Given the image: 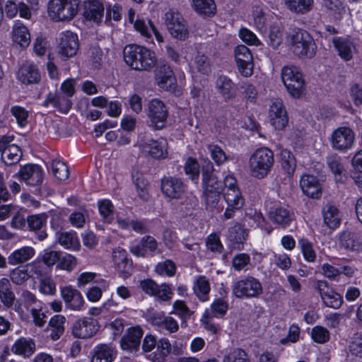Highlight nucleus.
Listing matches in <instances>:
<instances>
[{"label": "nucleus", "mask_w": 362, "mask_h": 362, "mask_svg": "<svg viewBox=\"0 0 362 362\" xmlns=\"http://www.w3.org/2000/svg\"><path fill=\"white\" fill-rule=\"evenodd\" d=\"M105 6L100 0H84L83 16L87 21L99 25L104 17Z\"/></svg>", "instance_id": "nucleus-26"}, {"label": "nucleus", "mask_w": 362, "mask_h": 362, "mask_svg": "<svg viewBox=\"0 0 362 362\" xmlns=\"http://www.w3.org/2000/svg\"><path fill=\"white\" fill-rule=\"evenodd\" d=\"M310 337L314 342L323 344L329 341L330 333L326 327L316 325L312 328Z\"/></svg>", "instance_id": "nucleus-57"}, {"label": "nucleus", "mask_w": 362, "mask_h": 362, "mask_svg": "<svg viewBox=\"0 0 362 362\" xmlns=\"http://www.w3.org/2000/svg\"><path fill=\"white\" fill-rule=\"evenodd\" d=\"M57 240L66 249L78 250L80 247L79 240L75 231L59 233Z\"/></svg>", "instance_id": "nucleus-51"}, {"label": "nucleus", "mask_w": 362, "mask_h": 362, "mask_svg": "<svg viewBox=\"0 0 362 362\" xmlns=\"http://www.w3.org/2000/svg\"><path fill=\"white\" fill-rule=\"evenodd\" d=\"M187 188L182 178L175 176H163L160 180V190L163 196L170 200L181 199Z\"/></svg>", "instance_id": "nucleus-12"}, {"label": "nucleus", "mask_w": 362, "mask_h": 362, "mask_svg": "<svg viewBox=\"0 0 362 362\" xmlns=\"http://www.w3.org/2000/svg\"><path fill=\"white\" fill-rule=\"evenodd\" d=\"M171 349V344L168 339L165 337L160 339L156 345V351L153 354V361L163 362Z\"/></svg>", "instance_id": "nucleus-50"}, {"label": "nucleus", "mask_w": 362, "mask_h": 362, "mask_svg": "<svg viewBox=\"0 0 362 362\" xmlns=\"http://www.w3.org/2000/svg\"><path fill=\"white\" fill-rule=\"evenodd\" d=\"M35 278L40 280V291L46 295H54L56 293V284L40 263H33Z\"/></svg>", "instance_id": "nucleus-27"}, {"label": "nucleus", "mask_w": 362, "mask_h": 362, "mask_svg": "<svg viewBox=\"0 0 362 362\" xmlns=\"http://www.w3.org/2000/svg\"><path fill=\"white\" fill-rule=\"evenodd\" d=\"M263 293L259 280L247 275L240 278L232 286V293L239 299H250L259 297Z\"/></svg>", "instance_id": "nucleus-8"}, {"label": "nucleus", "mask_w": 362, "mask_h": 362, "mask_svg": "<svg viewBox=\"0 0 362 362\" xmlns=\"http://www.w3.org/2000/svg\"><path fill=\"white\" fill-rule=\"evenodd\" d=\"M81 0H49L47 12L54 22H70L78 13Z\"/></svg>", "instance_id": "nucleus-4"}, {"label": "nucleus", "mask_w": 362, "mask_h": 362, "mask_svg": "<svg viewBox=\"0 0 362 362\" xmlns=\"http://www.w3.org/2000/svg\"><path fill=\"white\" fill-rule=\"evenodd\" d=\"M194 10L202 15L212 16L216 11V6L214 0H192Z\"/></svg>", "instance_id": "nucleus-53"}, {"label": "nucleus", "mask_w": 362, "mask_h": 362, "mask_svg": "<svg viewBox=\"0 0 362 362\" xmlns=\"http://www.w3.org/2000/svg\"><path fill=\"white\" fill-rule=\"evenodd\" d=\"M202 185L203 194L202 199L206 210L214 211L219 202L221 195L223 192L221 180L214 175L213 163L208 160L202 168Z\"/></svg>", "instance_id": "nucleus-1"}, {"label": "nucleus", "mask_w": 362, "mask_h": 362, "mask_svg": "<svg viewBox=\"0 0 362 362\" xmlns=\"http://www.w3.org/2000/svg\"><path fill=\"white\" fill-rule=\"evenodd\" d=\"M300 187L307 197L319 199L322 196V186L317 176L303 174L300 179Z\"/></svg>", "instance_id": "nucleus-28"}, {"label": "nucleus", "mask_w": 362, "mask_h": 362, "mask_svg": "<svg viewBox=\"0 0 362 362\" xmlns=\"http://www.w3.org/2000/svg\"><path fill=\"white\" fill-rule=\"evenodd\" d=\"M117 351L110 344H98L93 349L90 362H113Z\"/></svg>", "instance_id": "nucleus-34"}, {"label": "nucleus", "mask_w": 362, "mask_h": 362, "mask_svg": "<svg viewBox=\"0 0 362 362\" xmlns=\"http://www.w3.org/2000/svg\"><path fill=\"white\" fill-rule=\"evenodd\" d=\"M13 136H2L0 139L8 141L5 148L1 150V157L6 165H12L19 162L21 157V148L15 144H11Z\"/></svg>", "instance_id": "nucleus-29"}, {"label": "nucleus", "mask_w": 362, "mask_h": 362, "mask_svg": "<svg viewBox=\"0 0 362 362\" xmlns=\"http://www.w3.org/2000/svg\"><path fill=\"white\" fill-rule=\"evenodd\" d=\"M132 177L139 198L143 202H148L151 198L148 180L139 172L132 173Z\"/></svg>", "instance_id": "nucleus-39"}, {"label": "nucleus", "mask_w": 362, "mask_h": 362, "mask_svg": "<svg viewBox=\"0 0 362 362\" xmlns=\"http://www.w3.org/2000/svg\"><path fill=\"white\" fill-rule=\"evenodd\" d=\"M15 300L16 296L10 280L5 277L0 279V301L3 306L7 309L11 308Z\"/></svg>", "instance_id": "nucleus-38"}, {"label": "nucleus", "mask_w": 362, "mask_h": 362, "mask_svg": "<svg viewBox=\"0 0 362 362\" xmlns=\"http://www.w3.org/2000/svg\"><path fill=\"white\" fill-rule=\"evenodd\" d=\"M229 308L228 300L223 298H215L211 304V309L216 317L224 316Z\"/></svg>", "instance_id": "nucleus-61"}, {"label": "nucleus", "mask_w": 362, "mask_h": 362, "mask_svg": "<svg viewBox=\"0 0 362 362\" xmlns=\"http://www.w3.org/2000/svg\"><path fill=\"white\" fill-rule=\"evenodd\" d=\"M173 313L182 321H186L191 316V311L186 303L182 300H176L173 305Z\"/></svg>", "instance_id": "nucleus-63"}, {"label": "nucleus", "mask_w": 362, "mask_h": 362, "mask_svg": "<svg viewBox=\"0 0 362 362\" xmlns=\"http://www.w3.org/2000/svg\"><path fill=\"white\" fill-rule=\"evenodd\" d=\"M333 43L335 49L338 52V54L342 59L349 61L352 59L355 52V47L349 39L334 37L333 38Z\"/></svg>", "instance_id": "nucleus-41"}, {"label": "nucleus", "mask_w": 362, "mask_h": 362, "mask_svg": "<svg viewBox=\"0 0 362 362\" xmlns=\"http://www.w3.org/2000/svg\"><path fill=\"white\" fill-rule=\"evenodd\" d=\"M177 267L175 262L171 259H165L158 262L155 267V272L160 276L172 277L176 273Z\"/></svg>", "instance_id": "nucleus-58"}, {"label": "nucleus", "mask_w": 362, "mask_h": 362, "mask_svg": "<svg viewBox=\"0 0 362 362\" xmlns=\"http://www.w3.org/2000/svg\"><path fill=\"white\" fill-rule=\"evenodd\" d=\"M216 88L219 93L226 98H230L235 93V85L226 76H219L216 81Z\"/></svg>", "instance_id": "nucleus-47"}, {"label": "nucleus", "mask_w": 362, "mask_h": 362, "mask_svg": "<svg viewBox=\"0 0 362 362\" xmlns=\"http://www.w3.org/2000/svg\"><path fill=\"white\" fill-rule=\"evenodd\" d=\"M156 82L164 90H172L176 86V78L169 66L163 65L156 73Z\"/></svg>", "instance_id": "nucleus-32"}, {"label": "nucleus", "mask_w": 362, "mask_h": 362, "mask_svg": "<svg viewBox=\"0 0 362 362\" xmlns=\"http://www.w3.org/2000/svg\"><path fill=\"white\" fill-rule=\"evenodd\" d=\"M60 251L53 250L51 248H46L42 251V261L38 262L41 265L47 269V272H51L52 267L59 262Z\"/></svg>", "instance_id": "nucleus-52"}, {"label": "nucleus", "mask_w": 362, "mask_h": 362, "mask_svg": "<svg viewBox=\"0 0 362 362\" xmlns=\"http://www.w3.org/2000/svg\"><path fill=\"white\" fill-rule=\"evenodd\" d=\"M279 163L286 177H292L296 168V160L293 153L288 149L281 150Z\"/></svg>", "instance_id": "nucleus-43"}, {"label": "nucleus", "mask_w": 362, "mask_h": 362, "mask_svg": "<svg viewBox=\"0 0 362 362\" xmlns=\"http://www.w3.org/2000/svg\"><path fill=\"white\" fill-rule=\"evenodd\" d=\"M267 216L273 224L281 228L289 227L295 219L294 213L281 205L270 207Z\"/></svg>", "instance_id": "nucleus-25"}, {"label": "nucleus", "mask_w": 362, "mask_h": 362, "mask_svg": "<svg viewBox=\"0 0 362 362\" xmlns=\"http://www.w3.org/2000/svg\"><path fill=\"white\" fill-rule=\"evenodd\" d=\"M281 79L288 93L293 98H300L305 90L303 74L295 66H285L281 70Z\"/></svg>", "instance_id": "nucleus-9"}, {"label": "nucleus", "mask_w": 362, "mask_h": 362, "mask_svg": "<svg viewBox=\"0 0 362 362\" xmlns=\"http://www.w3.org/2000/svg\"><path fill=\"white\" fill-rule=\"evenodd\" d=\"M124 59L127 65L133 69L149 71L156 64V54L144 46L129 45L124 49Z\"/></svg>", "instance_id": "nucleus-2"}, {"label": "nucleus", "mask_w": 362, "mask_h": 362, "mask_svg": "<svg viewBox=\"0 0 362 362\" xmlns=\"http://www.w3.org/2000/svg\"><path fill=\"white\" fill-rule=\"evenodd\" d=\"M323 221L330 229L335 230L341 225V218L338 208L333 204H327L323 209Z\"/></svg>", "instance_id": "nucleus-42"}, {"label": "nucleus", "mask_w": 362, "mask_h": 362, "mask_svg": "<svg viewBox=\"0 0 362 362\" xmlns=\"http://www.w3.org/2000/svg\"><path fill=\"white\" fill-rule=\"evenodd\" d=\"M140 148L146 157L154 160L165 159L168 155V141L163 137L156 139H146L141 144Z\"/></svg>", "instance_id": "nucleus-14"}, {"label": "nucleus", "mask_w": 362, "mask_h": 362, "mask_svg": "<svg viewBox=\"0 0 362 362\" xmlns=\"http://www.w3.org/2000/svg\"><path fill=\"white\" fill-rule=\"evenodd\" d=\"M60 296L67 309L81 311L86 308V302L81 293L72 285L59 287Z\"/></svg>", "instance_id": "nucleus-18"}, {"label": "nucleus", "mask_w": 362, "mask_h": 362, "mask_svg": "<svg viewBox=\"0 0 362 362\" xmlns=\"http://www.w3.org/2000/svg\"><path fill=\"white\" fill-rule=\"evenodd\" d=\"M98 212L103 221L110 224L114 221L115 206L109 199H101L98 201Z\"/></svg>", "instance_id": "nucleus-48"}, {"label": "nucleus", "mask_w": 362, "mask_h": 362, "mask_svg": "<svg viewBox=\"0 0 362 362\" xmlns=\"http://www.w3.org/2000/svg\"><path fill=\"white\" fill-rule=\"evenodd\" d=\"M298 245L303 259L307 262H314L316 260L317 255L314 249L313 243L307 238H301L298 240Z\"/></svg>", "instance_id": "nucleus-55"}, {"label": "nucleus", "mask_w": 362, "mask_h": 362, "mask_svg": "<svg viewBox=\"0 0 362 362\" xmlns=\"http://www.w3.org/2000/svg\"><path fill=\"white\" fill-rule=\"evenodd\" d=\"M17 78L24 84L37 83L40 80V74L36 65L33 62H25L18 69Z\"/></svg>", "instance_id": "nucleus-33"}, {"label": "nucleus", "mask_w": 362, "mask_h": 362, "mask_svg": "<svg viewBox=\"0 0 362 362\" xmlns=\"http://www.w3.org/2000/svg\"><path fill=\"white\" fill-rule=\"evenodd\" d=\"M184 172L192 182L198 184L200 176V165L197 158L189 156L184 164Z\"/></svg>", "instance_id": "nucleus-49"}, {"label": "nucleus", "mask_w": 362, "mask_h": 362, "mask_svg": "<svg viewBox=\"0 0 362 362\" xmlns=\"http://www.w3.org/2000/svg\"><path fill=\"white\" fill-rule=\"evenodd\" d=\"M222 194L227 204L223 216L225 219L232 218L235 212L243 208L245 199L240 189H227Z\"/></svg>", "instance_id": "nucleus-22"}, {"label": "nucleus", "mask_w": 362, "mask_h": 362, "mask_svg": "<svg viewBox=\"0 0 362 362\" xmlns=\"http://www.w3.org/2000/svg\"><path fill=\"white\" fill-rule=\"evenodd\" d=\"M164 20L167 29L174 38L185 40L188 37V29L180 13L170 9L165 13Z\"/></svg>", "instance_id": "nucleus-15"}, {"label": "nucleus", "mask_w": 362, "mask_h": 362, "mask_svg": "<svg viewBox=\"0 0 362 362\" xmlns=\"http://www.w3.org/2000/svg\"><path fill=\"white\" fill-rule=\"evenodd\" d=\"M66 318L62 315H55L49 321L50 327L49 337L52 340H58L64 332Z\"/></svg>", "instance_id": "nucleus-46"}, {"label": "nucleus", "mask_w": 362, "mask_h": 362, "mask_svg": "<svg viewBox=\"0 0 362 362\" xmlns=\"http://www.w3.org/2000/svg\"><path fill=\"white\" fill-rule=\"evenodd\" d=\"M235 59L240 74L250 77L253 73V57L250 49L245 45H238L235 50Z\"/></svg>", "instance_id": "nucleus-20"}, {"label": "nucleus", "mask_w": 362, "mask_h": 362, "mask_svg": "<svg viewBox=\"0 0 362 362\" xmlns=\"http://www.w3.org/2000/svg\"><path fill=\"white\" fill-rule=\"evenodd\" d=\"M274 164V154L268 147L257 148L250 156L249 166L252 177L262 180L266 177Z\"/></svg>", "instance_id": "nucleus-5"}, {"label": "nucleus", "mask_w": 362, "mask_h": 362, "mask_svg": "<svg viewBox=\"0 0 362 362\" xmlns=\"http://www.w3.org/2000/svg\"><path fill=\"white\" fill-rule=\"evenodd\" d=\"M315 289L319 293L326 307L339 309L344 303L342 296L325 280H317L315 285Z\"/></svg>", "instance_id": "nucleus-17"}, {"label": "nucleus", "mask_w": 362, "mask_h": 362, "mask_svg": "<svg viewBox=\"0 0 362 362\" xmlns=\"http://www.w3.org/2000/svg\"><path fill=\"white\" fill-rule=\"evenodd\" d=\"M338 244L340 248L351 252H360L362 242L360 236L355 232L343 230L339 234Z\"/></svg>", "instance_id": "nucleus-31"}, {"label": "nucleus", "mask_w": 362, "mask_h": 362, "mask_svg": "<svg viewBox=\"0 0 362 362\" xmlns=\"http://www.w3.org/2000/svg\"><path fill=\"white\" fill-rule=\"evenodd\" d=\"M35 277L33 264L17 267L13 269L10 274L11 281L16 285H22L30 278L35 279Z\"/></svg>", "instance_id": "nucleus-40"}, {"label": "nucleus", "mask_w": 362, "mask_h": 362, "mask_svg": "<svg viewBox=\"0 0 362 362\" xmlns=\"http://www.w3.org/2000/svg\"><path fill=\"white\" fill-rule=\"evenodd\" d=\"M47 215L45 213L39 214L29 215L27 217L28 226L30 230H38L37 238L38 240H43L47 237L45 230H42V227L46 225Z\"/></svg>", "instance_id": "nucleus-37"}, {"label": "nucleus", "mask_w": 362, "mask_h": 362, "mask_svg": "<svg viewBox=\"0 0 362 362\" xmlns=\"http://www.w3.org/2000/svg\"><path fill=\"white\" fill-rule=\"evenodd\" d=\"M76 81L74 78H69L64 80L60 86V91L65 95H56L54 93H49L42 105L45 107L52 106L57 110L66 113L71 107V102L69 98L72 97L76 93Z\"/></svg>", "instance_id": "nucleus-6"}, {"label": "nucleus", "mask_w": 362, "mask_h": 362, "mask_svg": "<svg viewBox=\"0 0 362 362\" xmlns=\"http://www.w3.org/2000/svg\"><path fill=\"white\" fill-rule=\"evenodd\" d=\"M11 37L13 43L21 48L28 47L31 41V35L28 28L18 20L13 23Z\"/></svg>", "instance_id": "nucleus-30"}, {"label": "nucleus", "mask_w": 362, "mask_h": 362, "mask_svg": "<svg viewBox=\"0 0 362 362\" xmlns=\"http://www.w3.org/2000/svg\"><path fill=\"white\" fill-rule=\"evenodd\" d=\"M247 238V230L245 226L235 222L228 229L226 244L230 250H242Z\"/></svg>", "instance_id": "nucleus-24"}, {"label": "nucleus", "mask_w": 362, "mask_h": 362, "mask_svg": "<svg viewBox=\"0 0 362 362\" xmlns=\"http://www.w3.org/2000/svg\"><path fill=\"white\" fill-rule=\"evenodd\" d=\"M79 47L78 35L66 30L59 33L57 38V50L60 57L64 59L75 56Z\"/></svg>", "instance_id": "nucleus-16"}, {"label": "nucleus", "mask_w": 362, "mask_h": 362, "mask_svg": "<svg viewBox=\"0 0 362 362\" xmlns=\"http://www.w3.org/2000/svg\"><path fill=\"white\" fill-rule=\"evenodd\" d=\"M206 44H196L185 49L184 58L188 63L193 81H197V74L208 76L211 73V64Z\"/></svg>", "instance_id": "nucleus-3"}, {"label": "nucleus", "mask_w": 362, "mask_h": 362, "mask_svg": "<svg viewBox=\"0 0 362 362\" xmlns=\"http://www.w3.org/2000/svg\"><path fill=\"white\" fill-rule=\"evenodd\" d=\"M252 21L256 28L261 33L267 31L276 18L274 13H265L260 6H255L252 8Z\"/></svg>", "instance_id": "nucleus-35"}, {"label": "nucleus", "mask_w": 362, "mask_h": 362, "mask_svg": "<svg viewBox=\"0 0 362 362\" xmlns=\"http://www.w3.org/2000/svg\"><path fill=\"white\" fill-rule=\"evenodd\" d=\"M52 170L54 176L59 181H64L69 177V167L64 161L57 159L53 160Z\"/></svg>", "instance_id": "nucleus-56"}, {"label": "nucleus", "mask_w": 362, "mask_h": 362, "mask_svg": "<svg viewBox=\"0 0 362 362\" xmlns=\"http://www.w3.org/2000/svg\"><path fill=\"white\" fill-rule=\"evenodd\" d=\"M53 117L50 118V122L46 118L45 122L48 124L49 129H52L54 132L58 135L62 134H67L66 132V124L63 120V117L59 115H52Z\"/></svg>", "instance_id": "nucleus-60"}, {"label": "nucleus", "mask_w": 362, "mask_h": 362, "mask_svg": "<svg viewBox=\"0 0 362 362\" xmlns=\"http://www.w3.org/2000/svg\"><path fill=\"white\" fill-rule=\"evenodd\" d=\"M35 250L32 247H22L13 251L8 257V264L16 265L23 264L35 255Z\"/></svg>", "instance_id": "nucleus-44"}, {"label": "nucleus", "mask_w": 362, "mask_h": 362, "mask_svg": "<svg viewBox=\"0 0 362 362\" xmlns=\"http://www.w3.org/2000/svg\"><path fill=\"white\" fill-rule=\"evenodd\" d=\"M158 242L149 235L143 236L140 240H135L130 245V252L136 257H146L156 255Z\"/></svg>", "instance_id": "nucleus-23"}, {"label": "nucleus", "mask_w": 362, "mask_h": 362, "mask_svg": "<svg viewBox=\"0 0 362 362\" xmlns=\"http://www.w3.org/2000/svg\"><path fill=\"white\" fill-rule=\"evenodd\" d=\"M16 177L20 182H23L27 185L36 187L35 190L40 192V187L43 182L44 170L38 164L27 163L20 166Z\"/></svg>", "instance_id": "nucleus-13"}, {"label": "nucleus", "mask_w": 362, "mask_h": 362, "mask_svg": "<svg viewBox=\"0 0 362 362\" xmlns=\"http://www.w3.org/2000/svg\"><path fill=\"white\" fill-rule=\"evenodd\" d=\"M286 8L296 14H305L310 12L313 6V0H282Z\"/></svg>", "instance_id": "nucleus-45"}, {"label": "nucleus", "mask_w": 362, "mask_h": 362, "mask_svg": "<svg viewBox=\"0 0 362 362\" xmlns=\"http://www.w3.org/2000/svg\"><path fill=\"white\" fill-rule=\"evenodd\" d=\"M144 331L139 325L128 327L119 341L120 348L129 352L139 351Z\"/></svg>", "instance_id": "nucleus-19"}, {"label": "nucleus", "mask_w": 362, "mask_h": 362, "mask_svg": "<svg viewBox=\"0 0 362 362\" xmlns=\"http://www.w3.org/2000/svg\"><path fill=\"white\" fill-rule=\"evenodd\" d=\"M209 150L211 159L218 166L223 165L228 158L225 151L217 144L209 145Z\"/></svg>", "instance_id": "nucleus-62"}, {"label": "nucleus", "mask_w": 362, "mask_h": 362, "mask_svg": "<svg viewBox=\"0 0 362 362\" xmlns=\"http://www.w3.org/2000/svg\"><path fill=\"white\" fill-rule=\"evenodd\" d=\"M355 140L354 131L348 127H341L335 129L332 134V146L333 148L345 152L350 149Z\"/></svg>", "instance_id": "nucleus-21"}, {"label": "nucleus", "mask_w": 362, "mask_h": 362, "mask_svg": "<svg viewBox=\"0 0 362 362\" xmlns=\"http://www.w3.org/2000/svg\"><path fill=\"white\" fill-rule=\"evenodd\" d=\"M287 40L296 55L308 57L315 55L316 45L312 36L307 31L294 29L288 35Z\"/></svg>", "instance_id": "nucleus-7"}, {"label": "nucleus", "mask_w": 362, "mask_h": 362, "mask_svg": "<svg viewBox=\"0 0 362 362\" xmlns=\"http://www.w3.org/2000/svg\"><path fill=\"white\" fill-rule=\"evenodd\" d=\"M11 351L16 355L29 358L35 351V344L30 338L21 337L14 341Z\"/></svg>", "instance_id": "nucleus-36"}, {"label": "nucleus", "mask_w": 362, "mask_h": 362, "mask_svg": "<svg viewBox=\"0 0 362 362\" xmlns=\"http://www.w3.org/2000/svg\"><path fill=\"white\" fill-rule=\"evenodd\" d=\"M100 328V325L97 319L92 317H82L73 320L69 329L74 338L86 339L95 336Z\"/></svg>", "instance_id": "nucleus-10"}, {"label": "nucleus", "mask_w": 362, "mask_h": 362, "mask_svg": "<svg viewBox=\"0 0 362 362\" xmlns=\"http://www.w3.org/2000/svg\"><path fill=\"white\" fill-rule=\"evenodd\" d=\"M211 287L209 280L205 276H199L195 284L194 292L196 296L201 301H206L209 300V293Z\"/></svg>", "instance_id": "nucleus-54"}, {"label": "nucleus", "mask_w": 362, "mask_h": 362, "mask_svg": "<svg viewBox=\"0 0 362 362\" xmlns=\"http://www.w3.org/2000/svg\"><path fill=\"white\" fill-rule=\"evenodd\" d=\"M222 362H250L248 354L241 348H235L223 356Z\"/></svg>", "instance_id": "nucleus-59"}, {"label": "nucleus", "mask_w": 362, "mask_h": 362, "mask_svg": "<svg viewBox=\"0 0 362 362\" xmlns=\"http://www.w3.org/2000/svg\"><path fill=\"white\" fill-rule=\"evenodd\" d=\"M127 19L129 23L133 25L134 30L139 33L146 41L152 38L154 35L158 42H163V35L158 31L151 20L145 19L141 16H136L134 9L128 11Z\"/></svg>", "instance_id": "nucleus-11"}, {"label": "nucleus", "mask_w": 362, "mask_h": 362, "mask_svg": "<svg viewBox=\"0 0 362 362\" xmlns=\"http://www.w3.org/2000/svg\"><path fill=\"white\" fill-rule=\"evenodd\" d=\"M76 266V258L70 254L59 255V262L56 268L62 270L71 271Z\"/></svg>", "instance_id": "nucleus-64"}]
</instances>
